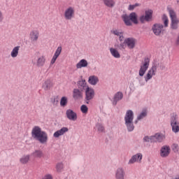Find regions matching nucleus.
Here are the masks:
<instances>
[{"mask_svg": "<svg viewBox=\"0 0 179 179\" xmlns=\"http://www.w3.org/2000/svg\"><path fill=\"white\" fill-rule=\"evenodd\" d=\"M126 44L123 43H120L119 45V48L122 50H125V48H127V45H125Z\"/></svg>", "mask_w": 179, "mask_h": 179, "instance_id": "79ce46f5", "label": "nucleus"}, {"mask_svg": "<svg viewBox=\"0 0 179 179\" xmlns=\"http://www.w3.org/2000/svg\"><path fill=\"white\" fill-rule=\"evenodd\" d=\"M68 104V98L66 96H62L60 100L61 107H65Z\"/></svg>", "mask_w": 179, "mask_h": 179, "instance_id": "f704fd0d", "label": "nucleus"}, {"mask_svg": "<svg viewBox=\"0 0 179 179\" xmlns=\"http://www.w3.org/2000/svg\"><path fill=\"white\" fill-rule=\"evenodd\" d=\"M32 156H34V157L41 159V157H44V154L43 153V151L36 150L32 153Z\"/></svg>", "mask_w": 179, "mask_h": 179, "instance_id": "2f4dec72", "label": "nucleus"}, {"mask_svg": "<svg viewBox=\"0 0 179 179\" xmlns=\"http://www.w3.org/2000/svg\"><path fill=\"white\" fill-rule=\"evenodd\" d=\"M96 128L99 132H104V127L101 124H96Z\"/></svg>", "mask_w": 179, "mask_h": 179, "instance_id": "e433bc0d", "label": "nucleus"}, {"mask_svg": "<svg viewBox=\"0 0 179 179\" xmlns=\"http://www.w3.org/2000/svg\"><path fill=\"white\" fill-rule=\"evenodd\" d=\"M110 52L114 58H121V55L120 54V52L117 50V49L114 48H110Z\"/></svg>", "mask_w": 179, "mask_h": 179, "instance_id": "c85d7f7f", "label": "nucleus"}, {"mask_svg": "<svg viewBox=\"0 0 179 179\" xmlns=\"http://www.w3.org/2000/svg\"><path fill=\"white\" fill-rule=\"evenodd\" d=\"M172 149L175 152H178V144H173Z\"/></svg>", "mask_w": 179, "mask_h": 179, "instance_id": "a19ab883", "label": "nucleus"}, {"mask_svg": "<svg viewBox=\"0 0 179 179\" xmlns=\"http://www.w3.org/2000/svg\"><path fill=\"white\" fill-rule=\"evenodd\" d=\"M115 178L125 179V171L124 170V168L120 167L117 169L115 172Z\"/></svg>", "mask_w": 179, "mask_h": 179, "instance_id": "f3484780", "label": "nucleus"}, {"mask_svg": "<svg viewBox=\"0 0 179 179\" xmlns=\"http://www.w3.org/2000/svg\"><path fill=\"white\" fill-rule=\"evenodd\" d=\"M123 97H124V94H122V92H117L113 97V106H117V103H118V101H120V100H122Z\"/></svg>", "mask_w": 179, "mask_h": 179, "instance_id": "aec40b11", "label": "nucleus"}, {"mask_svg": "<svg viewBox=\"0 0 179 179\" xmlns=\"http://www.w3.org/2000/svg\"><path fill=\"white\" fill-rule=\"evenodd\" d=\"M31 136L35 141H38L42 145L48 142V134L45 131H43L40 127L35 126L31 130Z\"/></svg>", "mask_w": 179, "mask_h": 179, "instance_id": "f257e3e1", "label": "nucleus"}, {"mask_svg": "<svg viewBox=\"0 0 179 179\" xmlns=\"http://www.w3.org/2000/svg\"><path fill=\"white\" fill-rule=\"evenodd\" d=\"M40 36V33L37 30H33L29 34V38L31 41H37L38 40V37Z\"/></svg>", "mask_w": 179, "mask_h": 179, "instance_id": "4be33fe9", "label": "nucleus"}, {"mask_svg": "<svg viewBox=\"0 0 179 179\" xmlns=\"http://www.w3.org/2000/svg\"><path fill=\"white\" fill-rule=\"evenodd\" d=\"M80 110L83 114H87V111H89V108L87 107L86 105L81 106Z\"/></svg>", "mask_w": 179, "mask_h": 179, "instance_id": "4c0bfd02", "label": "nucleus"}, {"mask_svg": "<svg viewBox=\"0 0 179 179\" xmlns=\"http://www.w3.org/2000/svg\"><path fill=\"white\" fill-rule=\"evenodd\" d=\"M137 6H139V3H136L135 4L133 5H129L128 10H134V9H135V8H137Z\"/></svg>", "mask_w": 179, "mask_h": 179, "instance_id": "ea45409f", "label": "nucleus"}, {"mask_svg": "<svg viewBox=\"0 0 179 179\" xmlns=\"http://www.w3.org/2000/svg\"><path fill=\"white\" fill-rule=\"evenodd\" d=\"M122 19L126 26H132V23L138 24V15L135 12L130 13L129 15L123 14Z\"/></svg>", "mask_w": 179, "mask_h": 179, "instance_id": "20e7f679", "label": "nucleus"}, {"mask_svg": "<svg viewBox=\"0 0 179 179\" xmlns=\"http://www.w3.org/2000/svg\"><path fill=\"white\" fill-rule=\"evenodd\" d=\"M162 22L164 23V27H169V17L166 14L162 15Z\"/></svg>", "mask_w": 179, "mask_h": 179, "instance_id": "72a5a7b5", "label": "nucleus"}, {"mask_svg": "<svg viewBox=\"0 0 179 179\" xmlns=\"http://www.w3.org/2000/svg\"><path fill=\"white\" fill-rule=\"evenodd\" d=\"M51 87H52V81L49 79L46 80L43 85V88L44 90H50Z\"/></svg>", "mask_w": 179, "mask_h": 179, "instance_id": "a878e982", "label": "nucleus"}, {"mask_svg": "<svg viewBox=\"0 0 179 179\" xmlns=\"http://www.w3.org/2000/svg\"><path fill=\"white\" fill-rule=\"evenodd\" d=\"M124 44H126L128 48L132 50L135 48V45L136 44V39H135L134 38H127L124 41Z\"/></svg>", "mask_w": 179, "mask_h": 179, "instance_id": "4468645a", "label": "nucleus"}, {"mask_svg": "<svg viewBox=\"0 0 179 179\" xmlns=\"http://www.w3.org/2000/svg\"><path fill=\"white\" fill-rule=\"evenodd\" d=\"M62 52V47L59 46L57 48L56 51L55 52V54L50 61V65H54L55 64V62L58 59V57H59V55H61Z\"/></svg>", "mask_w": 179, "mask_h": 179, "instance_id": "dca6fc26", "label": "nucleus"}, {"mask_svg": "<svg viewBox=\"0 0 179 179\" xmlns=\"http://www.w3.org/2000/svg\"><path fill=\"white\" fill-rule=\"evenodd\" d=\"M88 82L90 85H92L93 86H96L97 83H99V77L96 76H90L88 79Z\"/></svg>", "mask_w": 179, "mask_h": 179, "instance_id": "393cba45", "label": "nucleus"}, {"mask_svg": "<svg viewBox=\"0 0 179 179\" xmlns=\"http://www.w3.org/2000/svg\"><path fill=\"white\" fill-rule=\"evenodd\" d=\"M82 86L83 89H85V101L87 104L90 103V100L94 97V90L90 88L86 85V83L85 81H82Z\"/></svg>", "mask_w": 179, "mask_h": 179, "instance_id": "39448f33", "label": "nucleus"}, {"mask_svg": "<svg viewBox=\"0 0 179 179\" xmlns=\"http://www.w3.org/2000/svg\"><path fill=\"white\" fill-rule=\"evenodd\" d=\"M159 65V64L157 62L152 63V67L148 70L147 74L144 77L145 82H149L153 76H156V72H157V67Z\"/></svg>", "mask_w": 179, "mask_h": 179, "instance_id": "423d86ee", "label": "nucleus"}, {"mask_svg": "<svg viewBox=\"0 0 179 179\" xmlns=\"http://www.w3.org/2000/svg\"><path fill=\"white\" fill-rule=\"evenodd\" d=\"M167 10L171 19V29L178 30L179 19L177 17V13L171 7H167Z\"/></svg>", "mask_w": 179, "mask_h": 179, "instance_id": "f03ea898", "label": "nucleus"}, {"mask_svg": "<svg viewBox=\"0 0 179 179\" xmlns=\"http://www.w3.org/2000/svg\"><path fill=\"white\" fill-rule=\"evenodd\" d=\"M171 152V149L169 145H163L160 149L159 155L161 157H169L170 153Z\"/></svg>", "mask_w": 179, "mask_h": 179, "instance_id": "f8f14e48", "label": "nucleus"}, {"mask_svg": "<svg viewBox=\"0 0 179 179\" xmlns=\"http://www.w3.org/2000/svg\"><path fill=\"white\" fill-rule=\"evenodd\" d=\"M104 6L107 8H114L115 6V1L114 0H102Z\"/></svg>", "mask_w": 179, "mask_h": 179, "instance_id": "cd10ccee", "label": "nucleus"}, {"mask_svg": "<svg viewBox=\"0 0 179 179\" xmlns=\"http://www.w3.org/2000/svg\"><path fill=\"white\" fill-rule=\"evenodd\" d=\"M20 50V46H15L10 52V56L12 58H16L19 55V50Z\"/></svg>", "mask_w": 179, "mask_h": 179, "instance_id": "7c9ffc66", "label": "nucleus"}, {"mask_svg": "<svg viewBox=\"0 0 179 179\" xmlns=\"http://www.w3.org/2000/svg\"><path fill=\"white\" fill-rule=\"evenodd\" d=\"M163 26L162 24H155L152 27V30L155 36H160L162 33L163 32Z\"/></svg>", "mask_w": 179, "mask_h": 179, "instance_id": "ddd939ff", "label": "nucleus"}, {"mask_svg": "<svg viewBox=\"0 0 179 179\" xmlns=\"http://www.w3.org/2000/svg\"><path fill=\"white\" fill-rule=\"evenodd\" d=\"M64 16L66 20H72L75 17V8L72 6L68 7L64 10Z\"/></svg>", "mask_w": 179, "mask_h": 179, "instance_id": "9d476101", "label": "nucleus"}, {"mask_svg": "<svg viewBox=\"0 0 179 179\" xmlns=\"http://www.w3.org/2000/svg\"><path fill=\"white\" fill-rule=\"evenodd\" d=\"M146 115H148V111H146V110L144 109L138 115L137 120L135 121V124H138V121H140V120H143V118H145Z\"/></svg>", "mask_w": 179, "mask_h": 179, "instance_id": "c756f323", "label": "nucleus"}, {"mask_svg": "<svg viewBox=\"0 0 179 179\" xmlns=\"http://www.w3.org/2000/svg\"><path fill=\"white\" fill-rule=\"evenodd\" d=\"M56 170L57 173H62L64 170V164L62 162H59L56 164Z\"/></svg>", "mask_w": 179, "mask_h": 179, "instance_id": "c9c22d12", "label": "nucleus"}, {"mask_svg": "<svg viewBox=\"0 0 179 179\" xmlns=\"http://www.w3.org/2000/svg\"><path fill=\"white\" fill-rule=\"evenodd\" d=\"M89 63L87 60L85 59H82L80 62L76 64L77 69H82V68H87Z\"/></svg>", "mask_w": 179, "mask_h": 179, "instance_id": "b1692460", "label": "nucleus"}, {"mask_svg": "<svg viewBox=\"0 0 179 179\" xmlns=\"http://www.w3.org/2000/svg\"><path fill=\"white\" fill-rule=\"evenodd\" d=\"M112 34L118 37L119 41H124V32L120 29H114L111 30Z\"/></svg>", "mask_w": 179, "mask_h": 179, "instance_id": "a211bd4d", "label": "nucleus"}, {"mask_svg": "<svg viewBox=\"0 0 179 179\" xmlns=\"http://www.w3.org/2000/svg\"><path fill=\"white\" fill-rule=\"evenodd\" d=\"M164 68H165V66H162V70H164Z\"/></svg>", "mask_w": 179, "mask_h": 179, "instance_id": "c03bdc74", "label": "nucleus"}, {"mask_svg": "<svg viewBox=\"0 0 179 179\" xmlns=\"http://www.w3.org/2000/svg\"><path fill=\"white\" fill-rule=\"evenodd\" d=\"M171 127L174 134L179 132L178 116L176 114H173L171 117Z\"/></svg>", "mask_w": 179, "mask_h": 179, "instance_id": "6e6552de", "label": "nucleus"}, {"mask_svg": "<svg viewBox=\"0 0 179 179\" xmlns=\"http://www.w3.org/2000/svg\"><path fill=\"white\" fill-rule=\"evenodd\" d=\"M124 122L129 132H132L135 129V126H134V111L129 110L126 112Z\"/></svg>", "mask_w": 179, "mask_h": 179, "instance_id": "7ed1b4c3", "label": "nucleus"}, {"mask_svg": "<svg viewBox=\"0 0 179 179\" xmlns=\"http://www.w3.org/2000/svg\"><path fill=\"white\" fill-rule=\"evenodd\" d=\"M153 17V10L148 9L145 11V15H141L139 17L141 23L144 24L146 22H152Z\"/></svg>", "mask_w": 179, "mask_h": 179, "instance_id": "0eeeda50", "label": "nucleus"}, {"mask_svg": "<svg viewBox=\"0 0 179 179\" xmlns=\"http://www.w3.org/2000/svg\"><path fill=\"white\" fill-rule=\"evenodd\" d=\"M177 3H178V5H179V0H177Z\"/></svg>", "mask_w": 179, "mask_h": 179, "instance_id": "a18cd8bd", "label": "nucleus"}, {"mask_svg": "<svg viewBox=\"0 0 179 179\" xmlns=\"http://www.w3.org/2000/svg\"><path fill=\"white\" fill-rule=\"evenodd\" d=\"M69 131V129L68 127H62L59 130H57L53 134L54 138H58L59 136H62V135L66 134Z\"/></svg>", "mask_w": 179, "mask_h": 179, "instance_id": "6ab92c4d", "label": "nucleus"}, {"mask_svg": "<svg viewBox=\"0 0 179 179\" xmlns=\"http://www.w3.org/2000/svg\"><path fill=\"white\" fill-rule=\"evenodd\" d=\"M43 65H45V57L41 56L36 60V66L40 68L41 66H43Z\"/></svg>", "mask_w": 179, "mask_h": 179, "instance_id": "bb28decb", "label": "nucleus"}, {"mask_svg": "<svg viewBox=\"0 0 179 179\" xmlns=\"http://www.w3.org/2000/svg\"><path fill=\"white\" fill-rule=\"evenodd\" d=\"M83 97V94L82 91L79 89H74L73 91V98L74 100H79V99H82Z\"/></svg>", "mask_w": 179, "mask_h": 179, "instance_id": "5701e85b", "label": "nucleus"}, {"mask_svg": "<svg viewBox=\"0 0 179 179\" xmlns=\"http://www.w3.org/2000/svg\"><path fill=\"white\" fill-rule=\"evenodd\" d=\"M3 20V14L2 13V11L0 10V22Z\"/></svg>", "mask_w": 179, "mask_h": 179, "instance_id": "37998d69", "label": "nucleus"}, {"mask_svg": "<svg viewBox=\"0 0 179 179\" xmlns=\"http://www.w3.org/2000/svg\"><path fill=\"white\" fill-rule=\"evenodd\" d=\"M149 65H150V59H149V57H145L143 63L141 65L138 71L139 76H143L145 73H146V71L149 69Z\"/></svg>", "mask_w": 179, "mask_h": 179, "instance_id": "1a4fd4ad", "label": "nucleus"}, {"mask_svg": "<svg viewBox=\"0 0 179 179\" xmlns=\"http://www.w3.org/2000/svg\"><path fill=\"white\" fill-rule=\"evenodd\" d=\"M29 160H30V155H24L20 158V162L22 164H27Z\"/></svg>", "mask_w": 179, "mask_h": 179, "instance_id": "473e14b6", "label": "nucleus"}, {"mask_svg": "<svg viewBox=\"0 0 179 179\" xmlns=\"http://www.w3.org/2000/svg\"><path fill=\"white\" fill-rule=\"evenodd\" d=\"M66 115L70 121H76V120H78V114H76L72 109H68L66 111Z\"/></svg>", "mask_w": 179, "mask_h": 179, "instance_id": "2eb2a0df", "label": "nucleus"}, {"mask_svg": "<svg viewBox=\"0 0 179 179\" xmlns=\"http://www.w3.org/2000/svg\"><path fill=\"white\" fill-rule=\"evenodd\" d=\"M175 179H178V178H175Z\"/></svg>", "mask_w": 179, "mask_h": 179, "instance_id": "49530a36", "label": "nucleus"}, {"mask_svg": "<svg viewBox=\"0 0 179 179\" xmlns=\"http://www.w3.org/2000/svg\"><path fill=\"white\" fill-rule=\"evenodd\" d=\"M143 142H153L152 136H145L143 138Z\"/></svg>", "mask_w": 179, "mask_h": 179, "instance_id": "58836bf2", "label": "nucleus"}, {"mask_svg": "<svg viewBox=\"0 0 179 179\" xmlns=\"http://www.w3.org/2000/svg\"><path fill=\"white\" fill-rule=\"evenodd\" d=\"M165 138L162 134L157 133L152 136V141L153 142H159L160 143L162 141H164Z\"/></svg>", "mask_w": 179, "mask_h": 179, "instance_id": "412c9836", "label": "nucleus"}, {"mask_svg": "<svg viewBox=\"0 0 179 179\" xmlns=\"http://www.w3.org/2000/svg\"><path fill=\"white\" fill-rule=\"evenodd\" d=\"M143 155L142 153H137L133 155L129 160L128 164H134V163H142Z\"/></svg>", "mask_w": 179, "mask_h": 179, "instance_id": "9b49d317", "label": "nucleus"}]
</instances>
